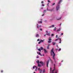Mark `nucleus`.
Returning a JSON list of instances; mask_svg holds the SVG:
<instances>
[{
    "label": "nucleus",
    "mask_w": 73,
    "mask_h": 73,
    "mask_svg": "<svg viewBox=\"0 0 73 73\" xmlns=\"http://www.w3.org/2000/svg\"><path fill=\"white\" fill-rule=\"evenodd\" d=\"M40 43H41V42H40H40H38V44H40Z\"/></svg>",
    "instance_id": "ea45409f"
},
{
    "label": "nucleus",
    "mask_w": 73,
    "mask_h": 73,
    "mask_svg": "<svg viewBox=\"0 0 73 73\" xmlns=\"http://www.w3.org/2000/svg\"><path fill=\"white\" fill-rule=\"evenodd\" d=\"M35 67L36 68V66H33V69H35Z\"/></svg>",
    "instance_id": "cd10ccee"
},
{
    "label": "nucleus",
    "mask_w": 73,
    "mask_h": 73,
    "mask_svg": "<svg viewBox=\"0 0 73 73\" xmlns=\"http://www.w3.org/2000/svg\"><path fill=\"white\" fill-rule=\"evenodd\" d=\"M44 12H46V10H44Z\"/></svg>",
    "instance_id": "864d4df0"
},
{
    "label": "nucleus",
    "mask_w": 73,
    "mask_h": 73,
    "mask_svg": "<svg viewBox=\"0 0 73 73\" xmlns=\"http://www.w3.org/2000/svg\"><path fill=\"white\" fill-rule=\"evenodd\" d=\"M51 70H52V68H50V71H51Z\"/></svg>",
    "instance_id": "79ce46f5"
},
{
    "label": "nucleus",
    "mask_w": 73,
    "mask_h": 73,
    "mask_svg": "<svg viewBox=\"0 0 73 73\" xmlns=\"http://www.w3.org/2000/svg\"><path fill=\"white\" fill-rule=\"evenodd\" d=\"M41 27V26H39V27Z\"/></svg>",
    "instance_id": "603ef678"
},
{
    "label": "nucleus",
    "mask_w": 73,
    "mask_h": 73,
    "mask_svg": "<svg viewBox=\"0 0 73 73\" xmlns=\"http://www.w3.org/2000/svg\"><path fill=\"white\" fill-rule=\"evenodd\" d=\"M57 72H58V70H56V71H55V73H57Z\"/></svg>",
    "instance_id": "a878e982"
},
{
    "label": "nucleus",
    "mask_w": 73,
    "mask_h": 73,
    "mask_svg": "<svg viewBox=\"0 0 73 73\" xmlns=\"http://www.w3.org/2000/svg\"><path fill=\"white\" fill-rule=\"evenodd\" d=\"M56 27H55L54 29V31H56Z\"/></svg>",
    "instance_id": "393cba45"
},
{
    "label": "nucleus",
    "mask_w": 73,
    "mask_h": 73,
    "mask_svg": "<svg viewBox=\"0 0 73 73\" xmlns=\"http://www.w3.org/2000/svg\"><path fill=\"white\" fill-rule=\"evenodd\" d=\"M36 62L38 63V64H39V61L37 60V61H36Z\"/></svg>",
    "instance_id": "b1692460"
},
{
    "label": "nucleus",
    "mask_w": 73,
    "mask_h": 73,
    "mask_svg": "<svg viewBox=\"0 0 73 73\" xmlns=\"http://www.w3.org/2000/svg\"><path fill=\"white\" fill-rule=\"evenodd\" d=\"M50 46V44H48L47 46V49H49V47Z\"/></svg>",
    "instance_id": "423d86ee"
},
{
    "label": "nucleus",
    "mask_w": 73,
    "mask_h": 73,
    "mask_svg": "<svg viewBox=\"0 0 73 73\" xmlns=\"http://www.w3.org/2000/svg\"><path fill=\"white\" fill-rule=\"evenodd\" d=\"M38 54L39 55H40V54H41V53L40 52H38Z\"/></svg>",
    "instance_id": "c9c22d12"
},
{
    "label": "nucleus",
    "mask_w": 73,
    "mask_h": 73,
    "mask_svg": "<svg viewBox=\"0 0 73 73\" xmlns=\"http://www.w3.org/2000/svg\"><path fill=\"white\" fill-rule=\"evenodd\" d=\"M61 0H60L59 2L58 3V4L56 6V9L57 11H58V10L59 9H60V5H59V4H60V3H61Z\"/></svg>",
    "instance_id": "f03ea898"
},
{
    "label": "nucleus",
    "mask_w": 73,
    "mask_h": 73,
    "mask_svg": "<svg viewBox=\"0 0 73 73\" xmlns=\"http://www.w3.org/2000/svg\"><path fill=\"white\" fill-rule=\"evenodd\" d=\"M34 73H36V72H34Z\"/></svg>",
    "instance_id": "052dcab7"
},
{
    "label": "nucleus",
    "mask_w": 73,
    "mask_h": 73,
    "mask_svg": "<svg viewBox=\"0 0 73 73\" xmlns=\"http://www.w3.org/2000/svg\"><path fill=\"white\" fill-rule=\"evenodd\" d=\"M49 3H48L47 5L48 7H49Z\"/></svg>",
    "instance_id": "c756f323"
},
{
    "label": "nucleus",
    "mask_w": 73,
    "mask_h": 73,
    "mask_svg": "<svg viewBox=\"0 0 73 73\" xmlns=\"http://www.w3.org/2000/svg\"><path fill=\"white\" fill-rule=\"evenodd\" d=\"M57 37H58V35H56V38H57Z\"/></svg>",
    "instance_id": "7c9ffc66"
},
{
    "label": "nucleus",
    "mask_w": 73,
    "mask_h": 73,
    "mask_svg": "<svg viewBox=\"0 0 73 73\" xmlns=\"http://www.w3.org/2000/svg\"><path fill=\"white\" fill-rule=\"evenodd\" d=\"M45 70H43V73H44L45 72Z\"/></svg>",
    "instance_id": "c85d7f7f"
},
{
    "label": "nucleus",
    "mask_w": 73,
    "mask_h": 73,
    "mask_svg": "<svg viewBox=\"0 0 73 73\" xmlns=\"http://www.w3.org/2000/svg\"><path fill=\"white\" fill-rule=\"evenodd\" d=\"M50 60L51 61V63H52V64H53V61L51 59H50Z\"/></svg>",
    "instance_id": "a211bd4d"
},
{
    "label": "nucleus",
    "mask_w": 73,
    "mask_h": 73,
    "mask_svg": "<svg viewBox=\"0 0 73 73\" xmlns=\"http://www.w3.org/2000/svg\"><path fill=\"white\" fill-rule=\"evenodd\" d=\"M36 37H39V35L37 34L36 35Z\"/></svg>",
    "instance_id": "f8f14e48"
},
{
    "label": "nucleus",
    "mask_w": 73,
    "mask_h": 73,
    "mask_svg": "<svg viewBox=\"0 0 73 73\" xmlns=\"http://www.w3.org/2000/svg\"><path fill=\"white\" fill-rule=\"evenodd\" d=\"M40 23L41 24H42V22L41 21H40V22H39L38 23Z\"/></svg>",
    "instance_id": "473e14b6"
},
{
    "label": "nucleus",
    "mask_w": 73,
    "mask_h": 73,
    "mask_svg": "<svg viewBox=\"0 0 73 73\" xmlns=\"http://www.w3.org/2000/svg\"><path fill=\"white\" fill-rule=\"evenodd\" d=\"M38 50H39V51L40 52H41V49H40V48H39L38 49Z\"/></svg>",
    "instance_id": "5701e85b"
},
{
    "label": "nucleus",
    "mask_w": 73,
    "mask_h": 73,
    "mask_svg": "<svg viewBox=\"0 0 73 73\" xmlns=\"http://www.w3.org/2000/svg\"><path fill=\"white\" fill-rule=\"evenodd\" d=\"M53 50H54V49H53V48H52L50 52L51 55V56H52V53H53V58L54 59V61L55 63H56V59H55V58H54V56H55V53H54V52H53Z\"/></svg>",
    "instance_id": "f257e3e1"
},
{
    "label": "nucleus",
    "mask_w": 73,
    "mask_h": 73,
    "mask_svg": "<svg viewBox=\"0 0 73 73\" xmlns=\"http://www.w3.org/2000/svg\"><path fill=\"white\" fill-rule=\"evenodd\" d=\"M44 15H45L44 14H43V15H42V16H44Z\"/></svg>",
    "instance_id": "58836bf2"
},
{
    "label": "nucleus",
    "mask_w": 73,
    "mask_h": 73,
    "mask_svg": "<svg viewBox=\"0 0 73 73\" xmlns=\"http://www.w3.org/2000/svg\"><path fill=\"white\" fill-rule=\"evenodd\" d=\"M37 25H38V26L37 27V28H38V24H37Z\"/></svg>",
    "instance_id": "bb28decb"
},
{
    "label": "nucleus",
    "mask_w": 73,
    "mask_h": 73,
    "mask_svg": "<svg viewBox=\"0 0 73 73\" xmlns=\"http://www.w3.org/2000/svg\"><path fill=\"white\" fill-rule=\"evenodd\" d=\"M44 36H46V35H44Z\"/></svg>",
    "instance_id": "3c124183"
},
{
    "label": "nucleus",
    "mask_w": 73,
    "mask_h": 73,
    "mask_svg": "<svg viewBox=\"0 0 73 73\" xmlns=\"http://www.w3.org/2000/svg\"><path fill=\"white\" fill-rule=\"evenodd\" d=\"M54 68H55V67H54V70L52 71V73H54L53 71H54Z\"/></svg>",
    "instance_id": "412c9836"
},
{
    "label": "nucleus",
    "mask_w": 73,
    "mask_h": 73,
    "mask_svg": "<svg viewBox=\"0 0 73 73\" xmlns=\"http://www.w3.org/2000/svg\"><path fill=\"white\" fill-rule=\"evenodd\" d=\"M56 65V64H54V67L55 66V65Z\"/></svg>",
    "instance_id": "a18cd8bd"
},
{
    "label": "nucleus",
    "mask_w": 73,
    "mask_h": 73,
    "mask_svg": "<svg viewBox=\"0 0 73 73\" xmlns=\"http://www.w3.org/2000/svg\"><path fill=\"white\" fill-rule=\"evenodd\" d=\"M55 5V3H53L52 4V5Z\"/></svg>",
    "instance_id": "2f4dec72"
},
{
    "label": "nucleus",
    "mask_w": 73,
    "mask_h": 73,
    "mask_svg": "<svg viewBox=\"0 0 73 73\" xmlns=\"http://www.w3.org/2000/svg\"><path fill=\"white\" fill-rule=\"evenodd\" d=\"M49 60H48L46 62V66H47V67H48V64H49Z\"/></svg>",
    "instance_id": "20e7f679"
},
{
    "label": "nucleus",
    "mask_w": 73,
    "mask_h": 73,
    "mask_svg": "<svg viewBox=\"0 0 73 73\" xmlns=\"http://www.w3.org/2000/svg\"><path fill=\"white\" fill-rule=\"evenodd\" d=\"M52 44L53 45H55V44H56V42H53L52 43Z\"/></svg>",
    "instance_id": "4468645a"
},
{
    "label": "nucleus",
    "mask_w": 73,
    "mask_h": 73,
    "mask_svg": "<svg viewBox=\"0 0 73 73\" xmlns=\"http://www.w3.org/2000/svg\"><path fill=\"white\" fill-rule=\"evenodd\" d=\"M42 62H41V61H40V62H39V63H40V64H42Z\"/></svg>",
    "instance_id": "72a5a7b5"
},
{
    "label": "nucleus",
    "mask_w": 73,
    "mask_h": 73,
    "mask_svg": "<svg viewBox=\"0 0 73 73\" xmlns=\"http://www.w3.org/2000/svg\"><path fill=\"white\" fill-rule=\"evenodd\" d=\"M46 33L47 35H48V36H50V31H49L48 32V31H46Z\"/></svg>",
    "instance_id": "7ed1b4c3"
},
{
    "label": "nucleus",
    "mask_w": 73,
    "mask_h": 73,
    "mask_svg": "<svg viewBox=\"0 0 73 73\" xmlns=\"http://www.w3.org/2000/svg\"><path fill=\"white\" fill-rule=\"evenodd\" d=\"M37 41H40V39H38V40H37Z\"/></svg>",
    "instance_id": "4c0bfd02"
},
{
    "label": "nucleus",
    "mask_w": 73,
    "mask_h": 73,
    "mask_svg": "<svg viewBox=\"0 0 73 73\" xmlns=\"http://www.w3.org/2000/svg\"><path fill=\"white\" fill-rule=\"evenodd\" d=\"M48 11H50L51 12L53 11V9H51V10H48Z\"/></svg>",
    "instance_id": "aec40b11"
},
{
    "label": "nucleus",
    "mask_w": 73,
    "mask_h": 73,
    "mask_svg": "<svg viewBox=\"0 0 73 73\" xmlns=\"http://www.w3.org/2000/svg\"><path fill=\"white\" fill-rule=\"evenodd\" d=\"M45 41V40H40V42H42L44 41Z\"/></svg>",
    "instance_id": "9b49d317"
},
{
    "label": "nucleus",
    "mask_w": 73,
    "mask_h": 73,
    "mask_svg": "<svg viewBox=\"0 0 73 73\" xmlns=\"http://www.w3.org/2000/svg\"><path fill=\"white\" fill-rule=\"evenodd\" d=\"M57 47H58V46L57 45Z\"/></svg>",
    "instance_id": "6e6d98bb"
},
{
    "label": "nucleus",
    "mask_w": 73,
    "mask_h": 73,
    "mask_svg": "<svg viewBox=\"0 0 73 73\" xmlns=\"http://www.w3.org/2000/svg\"><path fill=\"white\" fill-rule=\"evenodd\" d=\"M36 58H38V57H36Z\"/></svg>",
    "instance_id": "4d7b16f0"
},
{
    "label": "nucleus",
    "mask_w": 73,
    "mask_h": 73,
    "mask_svg": "<svg viewBox=\"0 0 73 73\" xmlns=\"http://www.w3.org/2000/svg\"><path fill=\"white\" fill-rule=\"evenodd\" d=\"M59 41L60 42H59V44H61V39L60 38H59Z\"/></svg>",
    "instance_id": "0eeeda50"
},
{
    "label": "nucleus",
    "mask_w": 73,
    "mask_h": 73,
    "mask_svg": "<svg viewBox=\"0 0 73 73\" xmlns=\"http://www.w3.org/2000/svg\"><path fill=\"white\" fill-rule=\"evenodd\" d=\"M38 67H41V66L40 64H39V63L38 64Z\"/></svg>",
    "instance_id": "ddd939ff"
},
{
    "label": "nucleus",
    "mask_w": 73,
    "mask_h": 73,
    "mask_svg": "<svg viewBox=\"0 0 73 73\" xmlns=\"http://www.w3.org/2000/svg\"><path fill=\"white\" fill-rule=\"evenodd\" d=\"M40 31H42V29H40Z\"/></svg>",
    "instance_id": "8fccbe9b"
},
{
    "label": "nucleus",
    "mask_w": 73,
    "mask_h": 73,
    "mask_svg": "<svg viewBox=\"0 0 73 73\" xmlns=\"http://www.w3.org/2000/svg\"><path fill=\"white\" fill-rule=\"evenodd\" d=\"M1 72L2 73H3V70H2V71H1Z\"/></svg>",
    "instance_id": "a19ab883"
},
{
    "label": "nucleus",
    "mask_w": 73,
    "mask_h": 73,
    "mask_svg": "<svg viewBox=\"0 0 73 73\" xmlns=\"http://www.w3.org/2000/svg\"><path fill=\"white\" fill-rule=\"evenodd\" d=\"M57 40H58V39H56L55 40V41H57Z\"/></svg>",
    "instance_id": "c03bdc74"
},
{
    "label": "nucleus",
    "mask_w": 73,
    "mask_h": 73,
    "mask_svg": "<svg viewBox=\"0 0 73 73\" xmlns=\"http://www.w3.org/2000/svg\"><path fill=\"white\" fill-rule=\"evenodd\" d=\"M64 35V34L63 33L61 34V35Z\"/></svg>",
    "instance_id": "de8ad7c7"
},
{
    "label": "nucleus",
    "mask_w": 73,
    "mask_h": 73,
    "mask_svg": "<svg viewBox=\"0 0 73 73\" xmlns=\"http://www.w3.org/2000/svg\"><path fill=\"white\" fill-rule=\"evenodd\" d=\"M61 25V23H60V24L59 25V26H60Z\"/></svg>",
    "instance_id": "49530a36"
},
{
    "label": "nucleus",
    "mask_w": 73,
    "mask_h": 73,
    "mask_svg": "<svg viewBox=\"0 0 73 73\" xmlns=\"http://www.w3.org/2000/svg\"><path fill=\"white\" fill-rule=\"evenodd\" d=\"M40 55L41 56H42V55H41V54H40Z\"/></svg>",
    "instance_id": "5fc2aeb1"
},
{
    "label": "nucleus",
    "mask_w": 73,
    "mask_h": 73,
    "mask_svg": "<svg viewBox=\"0 0 73 73\" xmlns=\"http://www.w3.org/2000/svg\"><path fill=\"white\" fill-rule=\"evenodd\" d=\"M61 17H60V18H56V19L57 20H61Z\"/></svg>",
    "instance_id": "6e6552de"
},
{
    "label": "nucleus",
    "mask_w": 73,
    "mask_h": 73,
    "mask_svg": "<svg viewBox=\"0 0 73 73\" xmlns=\"http://www.w3.org/2000/svg\"><path fill=\"white\" fill-rule=\"evenodd\" d=\"M48 39L49 40L48 41V43H50V42H51V40H52V39H51V38H50Z\"/></svg>",
    "instance_id": "39448f33"
},
{
    "label": "nucleus",
    "mask_w": 73,
    "mask_h": 73,
    "mask_svg": "<svg viewBox=\"0 0 73 73\" xmlns=\"http://www.w3.org/2000/svg\"><path fill=\"white\" fill-rule=\"evenodd\" d=\"M43 56H44V55H43Z\"/></svg>",
    "instance_id": "680f3d73"
},
{
    "label": "nucleus",
    "mask_w": 73,
    "mask_h": 73,
    "mask_svg": "<svg viewBox=\"0 0 73 73\" xmlns=\"http://www.w3.org/2000/svg\"><path fill=\"white\" fill-rule=\"evenodd\" d=\"M43 47L42 46H41L40 47V50H43Z\"/></svg>",
    "instance_id": "dca6fc26"
},
{
    "label": "nucleus",
    "mask_w": 73,
    "mask_h": 73,
    "mask_svg": "<svg viewBox=\"0 0 73 73\" xmlns=\"http://www.w3.org/2000/svg\"><path fill=\"white\" fill-rule=\"evenodd\" d=\"M41 64L42 65V66H43V65H45V63L42 62Z\"/></svg>",
    "instance_id": "2eb2a0df"
},
{
    "label": "nucleus",
    "mask_w": 73,
    "mask_h": 73,
    "mask_svg": "<svg viewBox=\"0 0 73 73\" xmlns=\"http://www.w3.org/2000/svg\"><path fill=\"white\" fill-rule=\"evenodd\" d=\"M54 25H52L49 27V28H52V27H54Z\"/></svg>",
    "instance_id": "f3484780"
},
{
    "label": "nucleus",
    "mask_w": 73,
    "mask_h": 73,
    "mask_svg": "<svg viewBox=\"0 0 73 73\" xmlns=\"http://www.w3.org/2000/svg\"><path fill=\"white\" fill-rule=\"evenodd\" d=\"M37 67H36V69H37Z\"/></svg>",
    "instance_id": "13d9d810"
},
{
    "label": "nucleus",
    "mask_w": 73,
    "mask_h": 73,
    "mask_svg": "<svg viewBox=\"0 0 73 73\" xmlns=\"http://www.w3.org/2000/svg\"><path fill=\"white\" fill-rule=\"evenodd\" d=\"M60 30H61V29H58L57 31V32H59V31H60Z\"/></svg>",
    "instance_id": "6ab92c4d"
},
{
    "label": "nucleus",
    "mask_w": 73,
    "mask_h": 73,
    "mask_svg": "<svg viewBox=\"0 0 73 73\" xmlns=\"http://www.w3.org/2000/svg\"><path fill=\"white\" fill-rule=\"evenodd\" d=\"M61 62H63V61H61Z\"/></svg>",
    "instance_id": "bf43d9fd"
},
{
    "label": "nucleus",
    "mask_w": 73,
    "mask_h": 73,
    "mask_svg": "<svg viewBox=\"0 0 73 73\" xmlns=\"http://www.w3.org/2000/svg\"><path fill=\"white\" fill-rule=\"evenodd\" d=\"M54 36V34H52L51 36H52V37H53V36Z\"/></svg>",
    "instance_id": "4be33fe9"
},
{
    "label": "nucleus",
    "mask_w": 73,
    "mask_h": 73,
    "mask_svg": "<svg viewBox=\"0 0 73 73\" xmlns=\"http://www.w3.org/2000/svg\"><path fill=\"white\" fill-rule=\"evenodd\" d=\"M44 52L46 53H48V52H47V51H46V50L45 49H44Z\"/></svg>",
    "instance_id": "9d476101"
},
{
    "label": "nucleus",
    "mask_w": 73,
    "mask_h": 73,
    "mask_svg": "<svg viewBox=\"0 0 73 73\" xmlns=\"http://www.w3.org/2000/svg\"><path fill=\"white\" fill-rule=\"evenodd\" d=\"M61 50V48H59V51H60V50Z\"/></svg>",
    "instance_id": "e433bc0d"
},
{
    "label": "nucleus",
    "mask_w": 73,
    "mask_h": 73,
    "mask_svg": "<svg viewBox=\"0 0 73 73\" xmlns=\"http://www.w3.org/2000/svg\"><path fill=\"white\" fill-rule=\"evenodd\" d=\"M48 2H49V3H50V1H49V0H48Z\"/></svg>",
    "instance_id": "f704fd0d"
},
{
    "label": "nucleus",
    "mask_w": 73,
    "mask_h": 73,
    "mask_svg": "<svg viewBox=\"0 0 73 73\" xmlns=\"http://www.w3.org/2000/svg\"><path fill=\"white\" fill-rule=\"evenodd\" d=\"M44 3V2H43V1H42L41 2V3Z\"/></svg>",
    "instance_id": "09e8293b"
},
{
    "label": "nucleus",
    "mask_w": 73,
    "mask_h": 73,
    "mask_svg": "<svg viewBox=\"0 0 73 73\" xmlns=\"http://www.w3.org/2000/svg\"><path fill=\"white\" fill-rule=\"evenodd\" d=\"M38 70H39V72H40V73H41L42 71L40 69V68H38Z\"/></svg>",
    "instance_id": "1a4fd4ad"
},
{
    "label": "nucleus",
    "mask_w": 73,
    "mask_h": 73,
    "mask_svg": "<svg viewBox=\"0 0 73 73\" xmlns=\"http://www.w3.org/2000/svg\"><path fill=\"white\" fill-rule=\"evenodd\" d=\"M42 6H44V5H43V4H42Z\"/></svg>",
    "instance_id": "37998d69"
}]
</instances>
